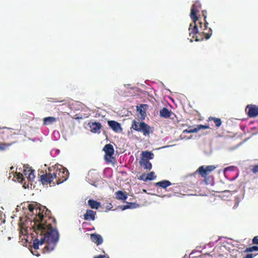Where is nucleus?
<instances>
[{
  "label": "nucleus",
  "mask_w": 258,
  "mask_h": 258,
  "mask_svg": "<svg viewBox=\"0 0 258 258\" xmlns=\"http://www.w3.org/2000/svg\"><path fill=\"white\" fill-rule=\"evenodd\" d=\"M29 211L32 214H35L34 225L32 227L37 238L33 240V246L35 249L39 248V245L46 243L44 252L53 250L57 243L59 235L56 228V221L51 217V212L45 207H37L29 204Z\"/></svg>",
  "instance_id": "f257e3e1"
},
{
  "label": "nucleus",
  "mask_w": 258,
  "mask_h": 258,
  "mask_svg": "<svg viewBox=\"0 0 258 258\" xmlns=\"http://www.w3.org/2000/svg\"><path fill=\"white\" fill-rule=\"evenodd\" d=\"M200 8V5L199 2H196L192 5L190 17L192 21V23L189 24L188 28L189 36H191L196 41H201L204 39L203 37L199 38V36H198V34L200 35L199 26L200 28H202V22L200 20V18L197 16Z\"/></svg>",
  "instance_id": "f03ea898"
},
{
  "label": "nucleus",
  "mask_w": 258,
  "mask_h": 258,
  "mask_svg": "<svg viewBox=\"0 0 258 258\" xmlns=\"http://www.w3.org/2000/svg\"><path fill=\"white\" fill-rule=\"evenodd\" d=\"M48 171L52 172L53 177L55 179V182L59 184L67 180L69 177V172L67 168L61 166L58 168L57 166L49 167Z\"/></svg>",
  "instance_id": "7ed1b4c3"
},
{
  "label": "nucleus",
  "mask_w": 258,
  "mask_h": 258,
  "mask_svg": "<svg viewBox=\"0 0 258 258\" xmlns=\"http://www.w3.org/2000/svg\"><path fill=\"white\" fill-rule=\"evenodd\" d=\"M216 168L214 165L201 166L197 169V172L204 178V182L206 184H211L214 179L213 176L210 174Z\"/></svg>",
  "instance_id": "20e7f679"
},
{
  "label": "nucleus",
  "mask_w": 258,
  "mask_h": 258,
  "mask_svg": "<svg viewBox=\"0 0 258 258\" xmlns=\"http://www.w3.org/2000/svg\"><path fill=\"white\" fill-rule=\"evenodd\" d=\"M131 128L137 132L143 133L145 136H149L151 133H153L152 128L148 124L143 121L138 122L136 120H134L132 121Z\"/></svg>",
  "instance_id": "39448f33"
},
{
  "label": "nucleus",
  "mask_w": 258,
  "mask_h": 258,
  "mask_svg": "<svg viewBox=\"0 0 258 258\" xmlns=\"http://www.w3.org/2000/svg\"><path fill=\"white\" fill-rule=\"evenodd\" d=\"M206 15L207 11L206 10L202 11V16L204 17V23H202V28L199 27L200 35L198 34V36H199V38L203 37L206 39H208L212 34V30L211 28H208L209 23L206 21Z\"/></svg>",
  "instance_id": "423d86ee"
},
{
  "label": "nucleus",
  "mask_w": 258,
  "mask_h": 258,
  "mask_svg": "<svg viewBox=\"0 0 258 258\" xmlns=\"http://www.w3.org/2000/svg\"><path fill=\"white\" fill-rule=\"evenodd\" d=\"M103 150L105 152L104 159L108 163L112 162V160H115L112 157L114 153V150L113 146L110 144H106L103 147Z\"/></svg>",
  "instance_id": "0eeeda50"
},
{
  "label": "nucleus",
  "mask_w": 258,
  "mask_h": 258,
  "mask_svg": "<svg viewBox=\"0 0 258 258\" xmlns=\"http://www.w3.org/2000/svg\"><path fill=\"white\" fill-rule=\"evenodd\" d=\"M54 179L52 172L49 171V173H46L40 176V181L43 185L50 184Z\"/></svg>",
  "instance_id": "6e6552de"
},
{
  "label": "nucleus",
  "mask_w": 258,
  "mask_h": 258,
  "mask_svg": "<svg viewBox=\"0 0 258 258\" xmlns=\"http://www.w3.org/2000/svg\"><path fill=\"white\" fill-rule=\"evenodd\" d=\"M245 111L249 117H255L258 115V107L255 105H247Z\"/></svg>",
  "instance_id": "1a4fd4ad"
},
{
  "label": "nucleus",
  "mask_w": 258,
  "mask_h": 258,
  "mask_svg": "<svg viewBox=\"0 0 258 258\" xmlns=\"http://www.w3.org/2000/svg\"><path fill=\"white\" fill-rule=\"evenodd\" d=\"M90 131L94 134H100L102 125L98 122H90L88 123Z\"/></svg>",
  "instance_id": "9d476101"
},
{
  "label": "nucleus",
  "mask_w": 258,
  "mask_h": 258,
  "mask_svg": "<svg viewBox=\"0 0 258 258\" xmlns=\"http://www.w3.org/2000/svg\"><path fill=\"white\" fill-rule=\"evenodd\" d=\"M108 124L109 126L115 133H118L122 131V128L120 124L116 121L108 120Z\"/></svg>",
  "instance_id": "9b49d317"
},
{
  "label": "nucleus",
  "mask_w": 258,
  "mask_h": 258,
  "mask_svg": "<svg viewBox=\"0 0 258 258\" xmlns=\"http://www.w3.org/2000/svg\"><path fill=\"white\" fill-rule=\"evenodd\" d=\"M90 238L92 241L96 243L97 245L102 243L103 241L102 236L97 233H92L90 235Z\"/></svg>",
  "instance_id": "f8f14e48"
},
{
  "label": "nucleus",
  "mask_w": 258,
  "mask_h": 258,
  "mask_svg": "<svg viewBox=\"0 0 258 258\" xmlns=\"http://www.w3.org/2000/svg\"><path fill=\"white\" fill-rule=\"evenodd\" d=\"M96 213L91 210H87L86 213L84 215V218L86 220H94Z\"/></svg>",
  "instance_id": "ddd939ff"
},
{
  "label": "nucleus",
  "mask_w": 258,
  "mask_h": 258,
  "mask_svg": "<svg viewBox=\"0 0 258 258\" xmlns=\"http://www.w3.org/2000/svg\"><path fill=\"white\" fill-rule=\"evenodd\" d=\"M172 184L171 182L167 180H163L158 182L155 183V185L156 186L162 187L164 189H166L168 186Z\"/></svg>",
  "instance_id": "4468645a"
},
{
  "label": "nucleus",
  "mask_w": 258,
  "mask_h": 258,
  "mask_svg": "<svg viewBox=\"0 0 258 258\" xmlns=\"http://www.w3.org/2000/svg\"><path fill=\"white\" fill-rule=\"evenodd\" d=\"M160 116L165 118H168L170 117L171 111L166 107H164L160 110Z\"/></svg>",
  "instance_id": "2eb2a0df"
},
{
  "label": "nucleus",
  "mask_w": 258,
  "mask_h": 258,
  "mask_svg": "<svg viewBox=\"0 0 258 258\" xmlns=\"http://www.w3.org/2000/svg\"><path fill=\"white\" fill-rule=\"evenodd\" d=\"M57 118L55 117H53V116L46 117H45L43 118V125H47L52 124L53 123L57 121Z\"/></svg>",
  "instance_id": "dca6fc26"
},
{
  "label": "nucleus",
  "mask_w": 258,
  "mask_h": 258,
  "mask_svg": "<svg viewBox=\"0 0 258 258\" xmlns=\"http://www.w3.org/2000/svg\"><path fill=\"white\" fill-rule=\"evenodd\" d=\"M147 107V104H141L139 107H137V111L141 115L143 119L145 118L146 115V108Z\"/></svg>",
  "instance_id": "f3484780"
},
{
  "label": "nucleus",
  "mask_w": 258,
  "mask_h": 258,
  "mask_svg": "<svg viewBox=\"0 0 258 258\" xmlns=\"http://www.w3.org/2000/svg\"><path fill=\"white\" fill-rule=\"evenodd\" d=\"M115 197L117 200L125 201L126 200L127 196L125 192L118 190L115 192Z\"/></svg>",
  "instance_id": "a211bd4d"
},
{
  "label": "nucleus",
  "mask_w": 258,
  "mask_h": 258,
  "mask_svg": "<svg viewBox=\"0 0 258 258\" xmlns=\"http://www.w3.org/2000/svg\"><path fill=\"white\" fill-rule=\"evenodd\" d=\"M88 204L92 209H98L101 207L100 203L94 200H89Z\"/></svg>",
  "instance_id": "6ab92c4d"
},
{
  "label": "nucleus",
  "mask_w": 258,
  "mask_h": 258,
  "mask_svg": "<svg viewBox=\"0 0 258 258\" xmlns=\"http://www.w3.org/2000/svg\"><path fill=\"white\" fill-rule=\"evenodd\" d=\"M142 160L152 159L154 157V154L149 151H145L142 152Z\"/></svg>",
  "instance_id": "aec40b11"
},
{
  "label": "nucleus",
  "mask_w": 258,
  "mask_h": 258,
  "mask_svg": "<svg viewBox=\"0 0 258 258\" xmlns=\"http://www.w3.org/2000/svg\"><path fill=\"white\" fill-rule=\"evenodd\" d=\"M140 163L141 166L143 167L145 169L150 170L152 167L151 163L147 160H142Z\"/></svg>",
  "instance_id": "412c9836"
},
{
  "label": "nucleus",
  "mask_w": 258,
  "mask_h": 258,
  "mask_svg": "<svg viewBox=\"0 0 258 258\" xmlns=\"http://www.w3.org/2000/svg\"><path fill=\"white\" fill-rule=\"evenodd\" d=\"M207 121L208 122H210L211 121H213L215 124L216 127L217 128L219 127L222 124V121H221V119L219 118H216L215 117H212V116L209 117L208 118Z\"/></svg>",
  "instance_id": "4be33fe9"
},
{
  "label": "nucleus",
  "mask_w": 258,
  "mask_h": 258,
  "mask_svg": "<svg viewBox=\"0 0 258 258\" xmlns=\"http://www.w3.org/2000/svg\"><path fill=\"white\" fill-rule=\"evenodd\" d=\"M197 133V126H189L186 130L183 131L182 133Z\"/></svg>",
  "instance_id": "5701e85b"
},
{
  "label": "nucleus",
  "mask_w": 258,
  "mask_h": 258,
  "mask_svg": "<svg viewBox=\"0 0 258 258\" xmlns=\"http://www.w3.org/2000/svg\"><path fill=\"white\" fill-rule=\"evenodd\" d=\"M126 205H123L120 207L122 210H125L127 209L135 208L137 207V204L134 203H127Z\"/></svg>",
  "instance_id": "b1692460"
},
{
  "label": "nucleus",
  "mask_w": 258,
  "mask_h": 258,
  "mask_svg": "<svg viewBox=\"0 0 258 258\" xmlns=\"http://www.w3.org/2000/svg\"><path fill=\"white\" fill-rule=\"evenodd\" d=\"M35 177V176L34 175V170L31 169L30 172L29 173L28 176H27V178H28L29 181L32 182L34 181Z\"/></svg>",
  "instance_id": "393cba45"
},
{
  "label": "nucleus",
  "mask_w": 258,
  "mask_h": 258,
  "mask_svg": "<svg viewBox=\"0 0 258 258\" xmlns=\"http://www.w3.org/2000/svg\"><path fill=\"white\" fill-rule=\"evenodd\" d=\"M254 251H258V246L256 245L247 247L244 251V252H251Z\"/></svg>",
  "instance_id": "a878e982"
},
{
  "label": "nucleus",
  "mask_w": 258,
  "mask_h": 258,
  "mask_svg": "<svg viewBox=\"0 0 258 258\" xmlns=\"http://www.w3.org/2000/svg\"><path fill=\"white\" fill-rule=\"evenodd\" d=\"M11 144L4 143H0V151H4L8 148Z\"/></svg>",
  "instance_id": "bb28decb"
},
{
  "label": "nucleus",
  "mask_w": 258,
  "mask_h": 258,
  "mask_svg": "<svg viewBox=\"0 0 258 258\" xmlns=\"http://www.w3.org/2000/svg\"><path fill=\"white\" fill-rule=\"evenodd\" d=\"M156 177L155 176H154V172H151L150 173H148L147 175V176L146 177V180H152L154 179Z\"/></svg>",
  "instance_id": "cd10ccee"
},
{
  "label": "nucleus",
  "mask_w": 258,
  "mask_h": 258,
  "mask_svg": "<svg viewBox=\"0 0 258 258\" xmlns=\"http://www.w3.org/2000/svg\"><path fill=\"white\" fill-rule=\"evenodd\" d=\"M17 179V180L21 183L23 182L24 180L23 175L21 173H16V175L15 176Z\"/></svg>",
  "instance_id": "c85d7f7f"
},
{
  "label": "nucleus",
  "mask_w": 258,
  "mask_h": 258,
  "mask_svg": "<svg viewBox=\"0 0 258 258\" xmlns=\"http://www.w3.org/2000/svg\"><path fill=\"white\" fill-rule=\"evenodd\" d=\"M251 171L254 173L256 174L258 173V164L251 166Z\"/></svg>",
  "instance_id": "c756f323"
},
{
  "label": "nucleus",
  "mask_w": 258,
  "mask_h": 258,
  "mask_svg": "<svg viewBox=\"0 0 258 258\" xmlns=\"http://www.w3.org/2000/svg\"><path fill=\"white\" fill-rule=\"evenodd\" d=\"M196 126L197 128V132L201 129H207L209 128V125H206L198 124Z\"/></svg>",
  "instance_id": "7c9ffc66"
},
{
  "label": "nucleus",
  "mask_w": 258,
  "mask_h": 258,
  "mask_svg": "<svg viewBox=\"0 0 258 258\" xmlns=\"http://www.w3.org/2000/svg\"><path fill=\"white\" fill-rule=\"evenodd\" d=\"M52 99V100L51 101L52 102L62 103V105H66V104H67V101L65 100H58L56 98H53Z\"/></svg>",
  "instance_id": "2f4dec72"
},
{
  "label": "nucleus",
  "mask_w": 258,
  "mask_h": 258,
  "mask_svg": "<svg viewBox=\"0 0 258 258\" xmlns=\"http://www.w3.org/2000/svg\"><path fill=\"white\" fill-rule=\"evenodd\" d=\"M253 244L258 245V236H254L252 239Z\"/></svg>",
  "instance_id": "473e14b6"
},
{
  "label": "nucleus",
  "mask_w": 258,
  "mask_h": 258,
  "mask_svg": "<svg viewBox=\"0 0 258 258\" xmlns=\"http://www.w3.org/2000/svg\"><path fill=\"white\" fill-rule=\"evenodd\" d=\"M31 169H31V168H28V169H25L24 170V174L26 176V177H27V176H28L29 173V172H30Z\"/></svg>",
  "instance_id": "72a5a7b5"
},
{
  "label": "nucleus",
  "mask_w": 258,
  "mask_h": 258,
  "mask_svg": "<svg viewBox=\"0 0 258 258\" xmlns=\"http://www.w3.org/2000/svg\"><path fill=\"white\" fill-rule=\"evenodd\" d=\"M256 254L254 255L252 253H249L245 255L243 258H253Z\"/></svg>",
  "instance_id": "f704fd0d"
},
{
  "label": "nucleus",
  "mask_w": 258,
  "mask_h": 258,
  "mask_svg": "<svg viewBox=\"0 0 258 258\" xmlns=\"http://www.w3.org/2000/svg\"><path fill=\"white\" fill-rule=\"evenodd\" d=\"M146 176H147V175L145 174H143L141 176H140L139 179L140 180H143V181H147V180L145 179Z\"/></svg>",
  "instance_id": "c9c22d12"
},
{
  "label": "nucleus",
  "mask_w": 258,
  "mask_h": 258,
  "mask_svg": "<svg viewBox=\"0 0 258 258\" xmlns=\"http://www.w3.org/2000/svg\"><path fill=\"white\" fill-rule=\"evenodd\" d=\"M105 256L104 255H99L98 256H94V258H104Z\"/></svg>",
  "instance_id": "e433bc0d"
},
{
  "label": "nucleus",
  "mask_w": 258,
  "mask_h": 258,
  "mask_svg": "<svg viewBox=\"0 0 258 258\" xmlns=\"http://www.w3.org/2000/svg\"><path fill=\"white\" fill-rule=\"evenodd\" d=\"M3 222H4V220H3V219L2 218V217H0V225L1 224H2Z\"/></svg>",
  "instance_id": "4c0bfd02"
},
{
  "label": "nucleus",
  "mask_w": 258,
  "mask_h": 258,
  "mask_svg": "<svg viewBox=\"0 0 258 258\" xmlns=\"http://www.w3.org/2000/svg\"><path fill=\"white\" fill-rule=\"evenodd\" d=\"M230 168H231V167H226V168H225L224 171H227V170H228Z\"/></svg>",
  "instance_id": "58836bf2"
},
{
  "label": "nucleus",
  "mask_w": 258,
  "mask_h": 258,
  "mask_svg": "<svg viewBox=\"0 0 258 258\" xmlns=\"http://www.w3.org/2000/svg\"><path fill=\"white\" fill-rule=\"evenodd\" d=\"M1 129V127H0V130Z\"/></svg>",
  "instance_id": "ea45409f"
}]
</instances>
